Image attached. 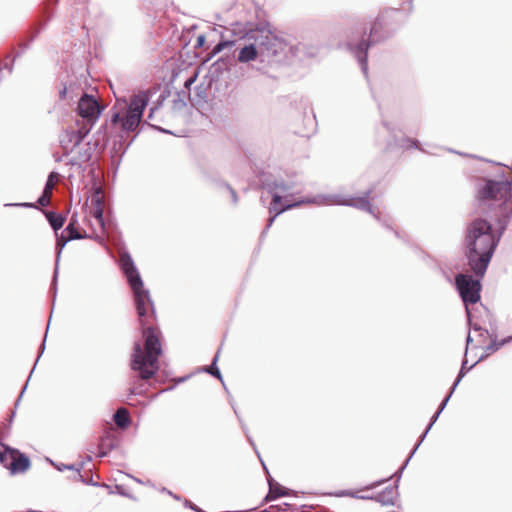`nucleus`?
<instances>
[{
	"label": "nucleus",
	"instance_id": "f257e3e1",
	"mask_svg": "<svg viewBox=\"0 0 512 512\" xmlns=\"http://www.w3.org/2000/svg\"><path fill=\"white\" fill-rule=\"evenodd\" d=\"M479 206L483 211L498 205L495 217L500 226L498 236L487 220H473L466 229L465 254L475 276L482 278L487 270L501 235L512 218V182L487 180L478 190Z\"/></svg>",
	"mask_w": 512,
	"mask_h": 512
},
{
	"label": "nucleus",
	"instance_id": "f03ea898",
	"mask_svg": "<svg viewBox=\"0 0 512 512\" xmlns=\"http://www.w3.org/2000/svg\"><path fill=\"white\" fill-rule=\"evenodd\" d=\"M291 187L292 186L286 183L284 180H274L271 184H269V192L272 194V202L270 204L269 211L270 213L274 212V215L269 218L268 223L262 232V235L267 233L278 215L302 204H315L318 206L335 204L355 207L372 214L376 220L389 227L387 221L381 220L379 211L373 209L369 202L371 190L366 191L363 197H347L338 194H318L313 197L302 198L294 203H287L279 208L278 205L282 201L281 193H287Z\"/></svg>",
	"mask_w": 512,
	"mask_h": 512
},
{
	"label": "nucleus",
	"instance_id": "7ed1b4c3",
	"mask_svg": "<svg viewBox=\"0 0 512 512\" xmlns=\"http://www.w3.org/2000/svg\"><path fill=\"white\" fill-rule=\"evenodd\" d=\"M145 338L144 351L136 342L133 347L131 369L137 371L143 380L152 378L159 370L158 357L162 353L161 343L156 331L148 327L143 330Z\"/></svg>",
	"mask_w": 512,
	"mask_h": 512
},
{
	"label": "nucleus",
	"instance_id": "20e7f679",
	"mask_svg": "<svg viewBox=\"0 0 512 512\" xmlns=\"http://www.w3.org/2000/svg\"><path fill=\"white\" fill-rule=\"evenodd\" d=\"M120 268L127 278L133 291L135 305L141 326L148 323L149 318L155 314L154 305L150 293L144 288L141 276L129 253L123 252L120 255Z\"/></svg>",
	"mask_w": 512,
	"mask_h": 512
},
{
	"label": "nucleus",
	"instance_id": "39448f33",
	"mask_svg": "<svg viewBox=\"0 0 512 512\" xmlns=\"http://www.w3.org/2000/svg\"><path fill=\"white\" fill-rule=\"evenodd\" d=\"M149 95L146 91H140L130 98L129 103L125 100L117 101L112 108L111 122L120 124L124 132L135 131L141 123L143 112L148 104Z\"/></svg>",
	"mask_w": 512,
	"mask_h": 512
},
{
	"label": "nucleus",
	"instance_id": "423d86ee",
	"mask_svg": "<svg viewBox=\"0 0 512 512\" xmlns=\"http://www.w3.org/2000/svg\"><path fill=\"white\" fill-rule=\"evenodd\" d=\"M248 40L257 41L263 64L278 62L286 54V41L268 28L262 27L251 31Z\"/></svg>",
	"mask_w": 512,
	"mask_h": 512
},
{
	"label": "nucleus",
	"instance_id": "0eeeda50",
	"mask_svg": "<svg viewBox=\"0 0 512 512\" xmlns=\"http://www.w3.org/2000/svg\"><path fill=\"white\" fill-rule=\"evenodd\" d=\"M455 285L462 301L465 304V310L470 321L471 312L469 304H475L480 300L481 284L479 279H473L471 275L458 274L455 277Z\"/></svg>",
	"mask_w": 512,
	"mask_h": 512
},
{
	"label": "nucleus",
	"instance_id": "6e6552de",
	"mask_svg": "<svg viewBox=\"0 0 512 512\" xmlns=\"http://www.w3.org/2000/svg\"><path fill=\"white\" fill-rule=\"evenodd\" d=\"M381 28V24L378 21H375L374 24L371 27L370 36L372 37L371 41H361L357 45L348 44L349 50L353 53V55L356 57L357 61L359 62L361 66V70L364 73V75H367L368 72V63H367V50L370 47V45L378 39H376V35L378 30Z\"/></svg>",
	"mask_w": 512,
	"mask_h": 512
},
{
	"label": "nucleus",
	"instance_id": "1a4fd4ad",
	"mask_svg": "<svg viewBox=\"0 0 512 512\" xmlns=\"http://www.w3.org/2000/svg\"><path fill=\"white\" fill-rule=\"evenodd\" d=\"M88 131L82 128L67 129L60 135V145L65 154L73 150L83 141Z\"/></svg>",
	"mask_w": 512,
	"mask_h": 512
},
{
	"label": "nucleus",
	"instance_id": "9d476101",
	"mask_svg": "<svg viewBox=\"0 0 512 512\" xmlns=\"http://www.w3.org/2000/svg\"><path fill=\"white\" fill-rule=\"evenodd\" d=\"M236 60L242 64H248L252 61H259L261 63V52L257 41L245 43L242 47L237 48Z\"/></svg>",
	"mask_w": 512,
	"mask_h": 512
},
{
	"label": "nucleus",
	"instance_id": "9b49d317",
	"mask_svg": "<svg viewBox=\"0 0 512 512\" xmlns=\"http://www.w3.org/2000/svg\"><path fill=\"white\" fill-rule=\"evenodd\" d=\"M78 112L83 118L95 119L100 114L98 101L90 95H83L78 102Z\"/></svg>",
	"mask_w": 512,
	"mask_h": 512
},
{
	"label": "nucleus",
	"instance_id": "f8f14e48",
	"mask_svg": "<svg viewBox=\"0 0 512 512\" xmlns=\"http://www.w3.org/2000/svg\"><path fill=\"white\" fill-rule=\"evenodd\" d=\"M103 213V197L101 195L100 190H97L96 193L91 197V207L89 215L94 218L95 224L97 225L102 234L105 230Z\"/></svg>",
	"mask_w": 512,
	"mask_h": 512
},
{
	"label": "nucleus",
	"instance_id": "ddd939ff",
	"mask_svg": "<svg viewBox=\"0 0 512 512\" xmlns=\"http://www.w3.org/2000/svg\"><path fill=\"white\" fill-rule=\"evenodd\" d=\"M400 476L397 478L393 486L386 487L383 491L379 492L373 499L384 506H393L399 497L398 482Z\"/></svg>",
	"mask_w": 512,
	"mask_h": 512
},
{
	"label": "nucleus",
	"instance_id": "4468645a",
	"mask_svg": "<svg viewBox=\"0 0 512 512\" xmlns=\"http://www.w3.org/2000/svg\"><path fill=\"white\" fill-rule=\"evenodd\" d=\"M31 466L30 459L23 453H15L12 460L9 462V471L11 474H18L26 472Z\"/></svg>",
	"mask_w": 512,
	"mask_h": 512
},
{
	"label": "nucleus",
	"instance_id": "2eb2a0df",
	"mask_svg": "<svg viewBox=\"0 0 512 512\" xmlns=\"http://www.w3.org/2000/svg\"><path fill=\"white\" fill-rule=\"evenodd\" d=\"M453 393H451V391L449 392V394L444 398V400L442 401L438 411L433 415L432 419H431V422L429 423V425L427 426L426 430L424 431V433L422 434L419 442L416 444V446L414 447L413 451L411 452L409 458L406 460L405 464L400 468V472H402V470L405 468L406 464L408 463L409 459L412 457V455L415 453V451L418 449V447L420 446L421 442L424 440V438L426 437L427 433L429 432V430L431 429V427L433 426V424L436 422V420L438 419L439 415L441 414V412L444 410V408L446 407L451 395Z\"/></svg>",
	"mask_w": 512,
	"mask_h": 512
},
{
	"label": "nucleus",
	"instance_id": "dca6fc26",
	"mask_svg": "<svg viewBox=\"0 0 512 512\" xmlns=\"http://www.w3.org/2000/svg\"><path fill=\"white\" fill-rule=\"evenodd\" d=\"M453 393H451V391L449 392V394L444 398V400L442 401L438 411L433 415L432 419H431V422L429 423V425L427 426L426 430L424 431V433L422 434L419 442L416 444V446L414 447L413 451L411 452L409 458L406 460L405 464L400 468V472H402V470L405 468L406 464L408 463L409 459L412 457V455L415 453V451L418 449V447L420 446L421 442L424 440V438L426 437L427 433L429 432V430L431 429V427L433 426V424L436 422V420L438 419L439 415L441 414V412L444 410V408L446 407L451 395Z\"/></svg>",
	"mask_w": 512,
	"mask_h": 512
},
{
	"label": "nucleus",
	"instance_id": "f3484780",
	"mask_svg": "<svg viewBox=\"0 0 512 512\" xmlns=\"http://www.w3.org/2000/svg\"><path fill=\"white\" fill-rule=\"evenodd\" d=\"M63 232L68 236V239L71 240L89 237L86 232L82 233L75 226H73V223H69ZM90 237L93 238V236ZM94 239L98 241L101 245H104V239L101 235L97 234L96 236H94Z\"/></svg>",
	"mask_w": 512,
	"mask_h": 512
},
{
	"label": "nucleus",
	"instance_id": "a211bd4d",
	"mask_svg": "<svg viewBox=\"0 0 512 512\" xmlns=\"http://www.w3.org/2000/svg\"><path fill=\"white\" fill-rule=\"evenodd\" d=\"M269 492L265 497L266 501H272L279 497L288 495L287 490L282 487L279 483L275 482L271 477L268 479Z\"/></svg>",
	"mask_w": 512,
	"mask_h": 512
},
{
	"label": "nucleus",
	"instance_id": "6ab92c4d",
	"mask_svg": "<svg viewBox=\"0 0 512 512\" xmlns=\"http://www.w3.org/2000/svg\"><path fill=\"white\" fill-rule=\"evenodd\" d=\"M51 463L60 472H62L64 470H73V471H75V475H74L73 479L75 481L84 482V477L81 474V469L83 467L82 464L80 466H76V465H73V464H63V463L56 464V463H54L52 461H51Z\"/></svg>",
	"mask_w": 512,
	"mask_h": 512
},
{
	"label": "nucleus",
	"instance_id": "aec40b11",
	"mask_svg": "<svg viewBox=\"0 0 512 512\" xmlns=\"http://www.w3.org/2000/svg\"><path fill=\"white\" fill-rule=\"evenodd\" d=\"M114 421H115V424L119 427V428H127L130 424V417H129V412L127 409L125 408H119L115 414H114Z\"/></svg>",
	"mask_w": 512,
	"mask_h": 512
},
{
	"label": "nucleus",
	"instance_id": "412c9836",
	"mask_svg": "<svg viewBox=\"0 0 512 512\" xmlns=\"http://www.w3.org/2000/svg\"><path fill=\"white\" fill-rule=\"evenodd\" d=\"M69 241H71V239H68V236L64 232H62V234L59 237H57V242H56L57 261H56V267H55V271H54L53 283L56 282V278H57V274H58V261H59L61 252H62L63 248L65 247V245L67 244V242H69Z\"/></svg>",
	"mask_w": 512,
	"mask_h": 512
},
{
	"label": "nucleus",
	"instance_id": "4be33fe9",
	"mask_svg": "<svg viewBox=\"0 0 512 512\" xmlns=\"http://www.w3.org/2000/svg\"><path fill=\"white\" fill-rule=\"evenodd\" d=\"M45 215H46V218H47L49 224L51 225V227L53 228L54 231H57L62 228L64 221H65V219L62 215L57 214L53 211H48L45 213Z\"/></svg>",
	"mask_w": 512,
	"mask_h": 512
},
{
	"label": "nucleus",
	"instance_id": "5701e85b",
	"mask_svg": "<svg viewBox=\"0 0 512 512\" xmlns=\"http://www.w3.org/2000/svg\"><path fill=\"white\" fill-rule=\"evenodd\" d=\"M15 453H18L17 449L4 446V450L0 451V463L9 469V462L12 460V457L15 456Z\"/></svg>",
	"mask_w": 512,
	"mask_h": 512
},
{
	"label": "nucleus",
	"instance_id": "b1692460",
	"mask_svg": "<svg viewBox=\"0 0 512 512\" xmlns=\"http://www.w3.org/2000/svg\"><path fill=\"white\" fill-rule=\"evenodd\" d=\"M59 177V174L56 172H51L48 176V179L46 181L45 187L43 192L45 194H52V190L54 188V181L57 180Z\"/></svg>",
	"mask_w": 512,
	"mask_h": 512
},
{
	"label": "nucleus",
	"instance_id": "393cba45",
	"mask_svg": "<svg viewBox=\"0 0 512 512\" xmlns=\"http://www.w3.org/2000/svg\"><path fill=\"white\" fill-rule=\"evenodd\" d=\"M476 363H477V362H475V363H474V364H472L469 368H467V366H466V365H467V360H464V361L462 362V366H461L460 372H459V374H458V376H457V378H456V380H455V382H454V384H453V386H452V388H451V393H453V392H454V390L456 389L457 385L460 383V381H461L462 377H463V376H464V374H465V371H466V370H470V369H472V368L476 365Z\"/></svg>",
	"mask_w": 512,
	"mask_h": 512
},
{
	"label": "nucleus",
	"instance_id": "a878e982",
	"mask_svg": "<svg viewBox=\"0 0 512 512\" xmlns=\"http://www.w3.org/2000/svg\"><path fill=\"white\" fill-rule=\"evenodd\" d=\"M217 361H218V354L215 355L213 361H212V364L209 366V367H206L205 368V371L215 377H217L219 380L223 381L222 380V376H221V373H220V370L218 369V367L216 366L217 364Z\"/></svg>",
	"mask_w": 512,
	"mask_h": 512
},
{
	"label": "nucleus",
	"instance_id": "bb28decb",
	"mask_svg": "<svg viewBox=\"0 0 512 512\" xmlns=\"http://www.w3.org/2000/svg\"><path fill=\"white\" fill-rule=\"evenodd\" d=\"M512 341V336H508L504 339H502L501 342L497 343L496 341H493L491 344H489L486 348L487 352H495L497 351L501 346L510 343Z\"/></svg>",
	"mask_w": 512,
	"mask_h": 512
},
{
	"label": "nucleus",
	"instance_id": "cd10ccee",
	"mask_svg": "<svg viewBox=\"0 0 512 512\" xmlns=\"http://www.w3.org/2000/svg\"><path fill=\"white\" fill-rule=\"evenodd\" d=\"M234 43H235L234 41H229V40L219 42L212 49V55H216V54L220 53L226 47L233 46Z\"/></svg>",
	"mask_w": 512,
	"mask_h": 512
},
{
	"label": "nucleus",
	"instance_id": "c85d7f7f",
	"mask_svg": "<svg viewBox=\"0 0 512 512\" xmlns=\"http://www.w3.org/2000/svg\"><path fill=\"white\" fill-rule=\"evenodd\" d=\"M50 197H51V194H45V192H43L42 195L38 199V203L41 206H47L50 203Z\"/></svg>",
	"mask_w": 512,
	"mask_h": 512
},
{
	"label": "nucleus",
	"instance_id": "c756f323",
	"mask_svg": "<svg viewBox=\"0 0 512 512\" xmlns=\"http://www.w3.org/2000/svg\"><path fill=\"white\" fill-rule=\"evenodd\" d=\"M418 142L415 141V140H411V139H406L405 140V144L402 143L400 144L401 147H406V148H410V147H418L417 146Z\"/></svg>",
	"mask_w": 512,
	"mask_h": 512
},
{
	"label": "nucleus",
	"instance_id": "7c9ffc66",
	"mask_svg": "<svg viewBox=\"0 0 512 512\" xmlns=\"http://www.w3.org/2000/svg\"><path fill=\"white\" fill-rule=\"evenodd\" d=\"M340 495L350 496V497L359 498V499H368V497H366V496H359L356 493L351 492V491L342 492Z\"/></svg>",
	"mask_w": 512,
	"mask_h": 512
},
{
	"label": "nucleus",
	"instance_id": "2f4dec72",
	"mask_svg": "<svg viewBox=\"0 0 512 512\" xmlns=\"http://www.w3.org/2000/svg\"><path fill=\"white\" fill-rule=\"evenodd\" d=\"M227 189L229 190V192L231 194L233 203L236 204L238 202V197H237L235 190L232 189L229 185H227Z\"/></svg>",
	"mask_w": 512,
	"mask_h": 512
},
{
	"label": "nucleus",
	"instance_id": "473e14b6",
	"mask_svg": "<svg viewBox=\"0 0 512 512\" xmlns=\"http://www.w3.org/2000/svg\"><path fill=\"white\" fill-rule=\"evenodd\" d=\"M185 506L191 508L192 510H194L196 512H204L202 509L198 508L196 505H194L193 503L189 502L188 500L185 501Z\"/></svg>",
	"mask_w": 512,
	"mask_h": 512
},
{
	"label": "nucleus",
	"instance_id": "72a5a7b5",
	"mask_svg": "<svg viewBox=\"0 0 512 512\" xmlns=\"http://www.w3.org/2000/svg\"><path fill=\"white\" fill-rule=\"evenodd\" d=\"M195 80H196V75H194L193 77L188 78L185 81V87L189 88V86L192 85L195 82Z\"/></svg>",
	"mask_w": 512,
	"mask_h": 512
},
{
	"label": "nucleus",
	"instance_id": "f704fd0d",
	"mask_svg": "<svg viewBox=\"0 0 512 512\" xmlns=\"http://www.w3.org/2000/svg\"><path fill=\"white\" fill-rule=\"evenodd\" d=\"M387 480H388V479H385V480H381V481L374 482V483H372L371 485H369V486L367 487V489H373V488H375V487H377V486H379V485L383 484V483H384L385 481H387Z\"/></svg>",
	"mask_w": 512,
	"mask_h": 512
},
{
	"label": "nucleus",
	"instance_id": "c9c22d12",
	"mask_svg": "<svg viewBox=\"0 0 512 512\" xmlns=\"http://www.w3.org/2000/svg\"><path fill=\"white\" fill-rule=\"evenodd\" d=\"M5 206H25V207H31L32 204L28 203H16V204H5Z\"/></svg>",
	"mask_w": 512,
	"mask_h": 512
},
{
	"label": "nucleus",
	"instance_id": "e433bc0d",
	"mask_svg": "<svg viewBox=\"0 0 512 512\" xmlns=\"http://www.w3.org/2000/svg\"><path fill=\"white\" fill-rule=\"evenodd\" d=\"M472 328H473L475 331H482V328H481L479 325H477V324H474V325L472 326ZM483 332H484V333H488V331H487L486 329H484V330H483Z\"/></svg>",
	"mask_w": 512,
	"mask_h": 512
},
{
	"label": "nucleus",
	"instance_id": "4c0bfd02",
	"mask_svg": "<svg viewBox=\"0 0 512 512\" xmlns=\"http://www.w3.org/2000/svg\"><path fill=\"white\" fill-rule=\"evenodd\" d=\"M66 93H67V89L64 87V88L59 92V94H60V98H61V99L65 98Z\"/></svg>",
	"mask_w": 512,
	"mask_h": 512
},
{
	"label": "nucleus",
	"instance_id": "58836bf2",
	"mask_svg": "<svg viewBox=\"0 0 512 512\" xmlns=\"http://www.w3.org/2000/svg\"><path fill=\"white\" fill-rule=\"evenodd\" d=\"M204 40H205L204 36H202V35L199 36L198 39H197L198 45L202 46L203 43H204Z\"/></svg>",
	"mask_w": 512,
	"mask_h": 512
},
{
	"label": "nucleus",
	"instance_id": "ea45409f",
	"mask_svg": "<svg viewBox=\"0 0 512 512\" xmlns=\"http://www.w3.org/2000/svg\"><path fill=\"white\" fill-rule=\"evenodd\" d=\"M242 428H243V430H244V432H245V434H246V436H247V438H248V440H249L250 444L254 446V442H253V440L249 437V435L247 434V431H246L245 426H244V425H242Z\"/></svg>",
	"mask_w": 512,
	"mask_h": 512
},
{
	"label": "nucleus",
	"instance_id": "a19ab883",
	"mask_svg": "<svg viewBox=\"0 0 512 512\" xmlns=\"http://www.w3.org/2000/svg\"><path fill=\"white\" fill-rule=\"evenodd\" d=\"M103 445L104 444L102 443L101 444V448L103 447ZM106 455H107V451H104V450L101 449L100 452H99V457H105Z\"/></svg>",
	"mask_w": 512,
	"mask_h": 512
},
{
	"label": "nucleus",
	"instance_id": "79ce46f5",
	"mask_svg": "<svg viewBox=\"0 0 512 512\" xmlns=\"http://www.w3.org/2000/svg\"><path fill=\"white\" fill-rule=\"evenodd\" d=\"M83 483H85V484H89V485H93V486H96V485H97V483H94V482H93L92 478H91V479H89V481H88V480H86V479L84 478V482H83Z\"/></svg>",
	"mask_w": 512,
	"mask_h": 512
},
{
	"label": "nucleus",
	"instance_id": "37998d69",
	"mask_svg": "<svg viewBox=\"0 0 512 512\" xmlns=\"http://www.w3.org/2000/svg\"><path fill=\"white\" fill-rule=\"evenodd\" d=\"M26 387H27V384H26V385L24 386V388L22 389V391H21V393H20V395H19V397H18V399H17V401H16V405L19 403V401H20V399H21L22 395L24 394V391H25Z\"/></svg>",
	"mask_w": 512,
	"mask_h": 512
},
{
	"label": "nucleus",
	"instance_id": "c03bdc74",
	"mask_svg": "<svg viewBox=\"0 0 512 512\" xmlns=\"http://www.w3.org/2000/svg\"><path fill=\"white\" fill-rule=\"evenodd\" d=\"M69 223H73V226L76 225L77 223V218H76V215H73L71 218H70V222Z\"/></svg>",
	"mask_w": 512,
	"mask_h": 512
},
{
	"label": "nucleus",
	"instance_id": "a18cd8bd",
	"mask_svg": "<svg viewBox=\"0 0 512 512\" xmlns=\"http://www.w3.org/2000/svg\"><path fill=\"white\" fill-rule=\"evenodd\" d=\"M90 158V155L89 154H85L84 157L82 158L83 161H87L89 160Z\"/></svg>",
	"mask_w": 512,
	"mask_h": 512
},
{
	"label": "nucleus",
	"instance_id": "49530a36",
	"mask_svg": "<svg viewBox=\"0 0 512 512\" xmlns=\"http://www.w3.org/2000/svg\"><path fill=\"white\" fill-rule=\"evenodd\" d=\"M153 112H154V108H151V109H150V113H149V115H148V118H149V119H151V118H152Z\"/></svg>",
	"mask_w": 512,
	"mask_h": 512
},
{
	"label": "nucleus",
	"instance_id": "de8ad7c7",
	"mask_svg": "<svg viewBox=\"0 0 512 512\" xmlns=\"http://www.w3.org/2000/svg\"><path fill=\"white\" fill-rule=\"evenodd\" d=\"M471 341H472V338H471L470 334H468V336H467V345H468Z\"/></svg>",
	"mask_w": 512,
	"mask_h": 512
},
{
	"label": "nucleus",
	"instance_id": "09e8293b",
	"mask_svg": "<svg viewBox=\"0 0 512 512\" xmlns=\"http://www.w3.org/2000/svg\"><path fill=\"white\" fill-rule=\"evenodd\" d=\"M130 394H136V391L134 388L130 389Z\"/></svg>",
	"mask_w": 512,
	"mask_h": 512
},
{
	"label": "nucleus",
	"instance_id": "8fccbe9b",
	"mask_svg": "<svg viewBox=\"0 0 512 512\" xmlns=\"http://www.w3.org/2000/svg\"><path fill=\"white\" fill-rule=\"evenodd\" d=\"M168 493H169L170 495H172V496L174 497V499H179V497H178V496H176V495H173V494H172V492H170V491H169Z\"/></svg>",
	"mask_w": 512,
	"mask_h": 512
},
{
	"label": "nucleus",
	"instance_id": "3c124183",
	"mask_svg": "<svg viewBox=\"0 0 512 512\" xmlns=\"http://www.w3.org/2000/svg\"><path fill=\"white\" fill-rule=\"evenodd\" d=\"M158 129H159L160 131H162V132L170 133V131H167V130H165V129H161V128H158Z\"/></svg>",
	"mask_w": 512,
	"mask_h": 512
},
{
	"label": "nucleus",
	"instance_id": "603ef678",
	"mask_svg": "<svg viewBox=\"0 0 512 512\" xmlns=\"http://www.w3.org/2000/svg\"><path fill=\"white\" fill-rule=\"evenodd\" d=\"M262 512H269L268 510H263Z\"/></svg>",
	"mask_w": 512,
	"mask_h": 512
}]
</instances>
